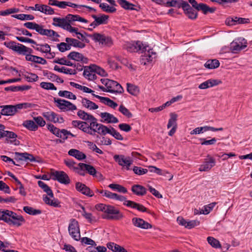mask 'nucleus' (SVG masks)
I'll return each mask as SVG.
<instances>
[{"instance_id":"nucleus-54","label":"nucleus","mask_w":252,"mask_h":252,"mask_svg":"<svg viewBox=\"0 0 252 252\" xmlns=\"http://www.w3.org/2000/svg\"><path fill=\"white\" fill-rule=\"evenodd\" d=\"M119 111L122 113L124 115L126 116L128 118L132 117V114L130 111L124 105H121L119 109Z\"/></svg>"},{"instance_id":"nucleus-14","label":"nucleus","mask_w":252,"mask_h":252,"mask_svg":"<svg viewBox=\"0 0 252 252\" xmlns=\"http://www.w3.org/2000/svg\"><path fill=\"white\" fill-rule=\"evenodd\" d=\"M113 158L120 166L125 167L126 170H129L130 165L132 164L133 161L129 157H125L123 155H116Z\"/></svg>"},{"instance_id":"nucleus-49","label":"nucleus","mask_w":252,"mask_h":252,"mask_svg":"<svg viewBox=\"0 0 252 252\" xmlns=\"http://www.w3.org/2000/svg\"><path fill=\"white\" fill-rule=\"evenodd\" d=\"M23 76L28 82H35L38 79V76L37 75L31 73H27L23 74Z\"/></svg>"},{"instance_id":"nucleus-18","label":"nucleus","mask_w":252,"mask_h":252,"mask_svg":"<svg viewBox=\"0 0 252 252\" xmlns=\"http://www.w3.org/2000/svg\"><path fill=\"white\" fill-rule=\"evenodd\" d=\"M215 159L210 156H208L204 163L200 166L199 170L200 171H209L215 166Z\"/></svg>"},{"instance_id":"nucleus-8","label":"nucleus","mask_w":252,"mask_h":252,"mask_svg":"<svg viewBox=\"0 0 252 252\" xmlns=\"http://www.w3.org/2000/svg\"><path fill=\"white\" fill-rule=\"evenodd\" d=\"M101 82L108 89V92L122 94L124 91L121 85L115 81L108 79H101Z\"/></svg>"},{"instance_id":"nucleus-12","label":"nucleus","mask_w":252,"mask_h":252,"mask_svg":"<svg viewBox=\"0 0 252 252\" xmlns=\"http://www.w3.org/2000/svg\"><path fill=\"white\" fill-rule=\"evenodd\" d=\"M247 46V40L243 37H239L230 44V49L234 53L244 49Z\"/></svg>"},{"instance_id":"nucleus-24","label":"nucleus","mask_w":252,"mask_h":252,"mask_svg":"<svg viewBox=\"0 0 252 252\" xmlns=\"http://www.w3.org/2000/svg\"><path fill=\"white\" fill-rule=\"evenodd\" d=\"M4 134H3V137H6V140L7 142L13 143L15 145H18L19 144V141L16 140L17 135L16 133L12 131L4 130Z\"/></svg>"},{"instance_id":"nucleus-25","label":"nucleus","mask_w":252,"mask_h":252,"mask_svg":"<svg viewBox=\"0 0 252 252\" xmlns=\"http://www.w3.org/2000/svg\"><path fill=\"white\" fill-rule=\"evenodd\" d=\"M67 58L69 59L73 60L77 62H82L84 63H87L88 59L85 58L83 55L77 52H71L68 55Z\"/></svg>"},{"instance_id":"nucleus-38","label":"nucleus","mask_w":252,"mask_h":252,"mask_svg":"<svg viewBox=\"0 0 252 252\" xmlns=\"http://www.w3.org/2000/svg\"><path fill=\"white\" fill-rule=\"evenodd\" d=\"M42 116L47 120L56 123L57 114L52 111L45 112L42 113Z\"/></svg>"},{"instance_id":"nucleus-33","label":"nucleus","mask_w":252,"mask_h":252,"mask_svg":"<svg viewBox=\"0 0 252 252\" xmlns=\"http://www.w3.org/2000/svg\"><path fill=\"white\" fill-rule=\"evenodd\" d=\"M38 185L41 188L44 192H45L47 195L51 198H54V194L51 189L43 182L41 181H38Z\"/></svg>"},{"instance_id":"nucleus-1","label":"nucleus","mask_w":252,"mask_h":252,"mask_svg":"<svg viewBox=\"0 0 252 252\" xmlns=\"http://www.w3.org/2000/svg\"><path fill=\"white\" fill-rule=\"evenodd\" d=\"M125 48L129 52L141 51L142 53L147 51V53H145V55L141 60V63L144 65L146 64V63L144 62L145 60H146L147 62H150L154 58L153 57V55H156V53L153 52V49H150L149 46L144 45L139 41L127 43L125 44Z\"/></svg>"},{"instance_id":"nucleus-40","label":"nucleus","mask_w":252,"mask_h":252,"mask_svg":"<svg viewBox=\"0 0 252 252\" xmlns=\"http://www.w3.org/2000/svg\"><path fill=\"white\" fill-rule=\"evenodd\" d=\"M12 17L21 20H32L34 17L32 15L20 14L12 15Z\"/></svg>"},{"instance_id":"nucleus-11","label":"nucleus","mask_w":252,"mask_h":252,"mask_svg":"<svg viewBox=\"0 0 252 252\" xmlns=\"http://www.w3.org/2000/svg\"><path fill=\"white\" fill-rule=\"evenodd\" d=\"M77 115L80 119L84 121L83 122L89 123L90 125L88 124V126L92 129L94 127V124L97 121L94 116L82 110H79Z\"/></svg>"},{"instance_id":"nucleus-22","label":"nucleus","mask_w":252,"mask_h":252,"mask_svg":"<svg viewBox=\"0 0 252 252\" xmlns=\"http://www.w3.org/2000/svg\"><path fill=\"white\" fill-rule=\"evenodd\" d=\"M132 222L135 226L142 229H148L152 227L151 224L140 218H134L132 219Z\"/></svg>"},{"instance_id":"nucleus-21","label":"nucleus","mask_w":252,"mask_h":252,"mask_svg":"<svg viewBox=\"0 0 252 252\" xmlns=\"http://www.w3.org/2000/svg\"><path fill=\"white\" fill-rule=\"evenodd\" d=\"M15 159L17 161H30L31 162L35 161L34 157L31 154L27 153H15Z\"/></svg>"},{"instance_id":"nucleus-7","label":"nucleus","mask_w":252,"mask_h":252,"mask_svg":"<svg viewBox=\"0 0 252 252\" xmlns=\"http://www.w3.org/2000/svg\"><path fill=\"white\" fill-rule=\"evenodd\" d=\"M84 34L91 38L95 42H98L99 45L103 47H110L113 44V40L110 37L100 33L95 32L91 34L85 32Z\"/></svg>"},{"instance_id":"nucleus-52","label":"nucleus","mask_w":252,"mask_h":252,"mask_svg":"<svg viewBox=\"0 0 252 252\" xmlns=\"http://www.w3.org/2000/svg\"><path fill=\"white\" fill-rule=\"evenodd\" d=\"M216 204V202H212L207 205L204 206V209H202V214H208L212 210Z\"/></svg>"},{"instance_id":"nucleus-53","label":"nucleus","mask_w":252,"mask_h":252,"mask_svg":"<svg viewBox=\"0 0 252 252\" xmlns=\"http://www.w3.org/2000/svg\"><path fill=\"white\" fill-rule=\"evenodd\" d=\"M64 163L70 169H73L74 170H78V167H75V162L70 159H65L64 160Z\"/></svg>"},{"instance_id":"nucleus-42","label":"nucleus","mask_w":252,"mask_h":252,"mask_svg":"<svg viewBox=\"0 0 252 252\" xmlns=\"http://www.w3.org/2000/svg\"><path fill=\"white\" fill-rule=\"evenodd\" d=\"M208 243L213 248L218 249L221 248V245L220 242L213 237H208L207 238Z\"/></svg>"},{"instance_id":"nucleus-46","label":"nucleus","mask_w":252,"mask_h":252,"mask_svg":"<svg viewBox=\"0 0 252 252\" xmlns=\"http://www.w3.org/2000/svg\"><path fill=\"white\" fill-rule=\"evenodd\" d=\"M170 118L169 120V121H168V123L167 124V128H169L171 126L173 127L174 126H177V123H176L177 115L175 113H171L170 114Z\"/></svg>"},{"instance_id":"nucleus-27","label":"nucleus","mask_w":252,"mask_h":252,"mask_svg":"<svg viewBox=\"0 0 252 252\" xmlns=\"http://www.w3.org/2000/svg\"><path fill=\"white\" fill-rule=\"evenodd\" d=\"M93 95L99 99L102 103H103L113 109H115L118 106L117 103L115 102L108 97L101 96L95 94H93Z\"/></svg>"},{"instance_id":"nucleus-43","label":"nucleus","mask_w":252,"mask_h":252,"mask_svg":"<svg viewBox=\"0 0 252 252\" xmlns=\"http://www.w3.org/2000/svg\"><path fill=\"white\" fill-rule=\"evenodd\" d=\"M127 92L133 95H136L139 93L138 88L130 83H127Z\"/></svg>"},{"instance_id":"nucleus-31","label":"nucleus","mask_w":252,"mask_h":252,"mask_svg":"<svg viewBox=\"0 0 252 252\" xmlns=\"http://www.w3.org/2000/svg\"><path fill=\"white\" fill-rule=\"evenodd\" d=\"M81 102L84 107L89 110H95L98 108L97 105L86 98H82Z\"/></svg>"},{"instance_id":"nucleus-30","label":"nucleus","mask_w":252,"mask_h":252,"mask_svg":"<svg viewBox=\"0 0 252 252\" xmlns=\"http://www.w3.org/2000/svg\"><path fill=\"white\" fill-rule=\"evenodd\" d=\"M100 69H101L100 68L95 64H92L89 66H85L83 75L85 78H87L93 72H96V73L101 74L100 72L98 71V70Z\"/></svg>"},{"instance_id":"nucleus-17","label":"nucleus","mask_w":252,"mask_h":252,"mask_svg":"<svg viewBox=\"0 0 252 252\" xmlns=\"http://www.w3.org/2000/svg\"><path fill=\"white\" fill-rule=\"evenodd\" d=\"M92 129L94 135L95 134V132L102 135H105L106 134H109L111 132V128H109L102 124H98L97 122L94 124V127H93Z\"/></svg>"},{"instance_id":"nucleus-34","label":"nucleus","mask_w":252,"mask_h":252,"mask_svg":"<svg viewBox=\"0 0 252 252\" xmlns=\"http://www.w3.org/2000/svg\"><path fill=\"white\" fill-rule=\"evenodd\" d=\"M220 65V62L218 60H209L204 64V66L208 69H215L218 68Z\"/></svg>"},{"instance_id":"nucleus-63","label":"nucleus","mask_w":252,"mask_h":252,"mask_svg":"<svg viewBox=\"0 0 252 252\" xmlns=\"http://www.w3.org/2000/svg\"><path fill=\"white\" fill-rule=\"evenodd\" d=\"M33 120H34V122L37 124V125H38L40 126H43L46 124L45 121L40 116L34 117Z\"/></svg>"},{"instance_id":"nucleus-64","label":"nucleus","mask_w":252,"mask_h":252,"mask_svg":"<svg viewBox=\"0 0 252 252\" xmlns=\"http://www.w3.org/2000/svg\"><path fill=\"white\" fill-rule=\"evenodd\" d=\"M86 170L88 171L90 175H92L94 177L97 176V171L94 167L92 165L89 164L88 167L86 169Z\"/></svg>"},{"instance_id":"nucleus-55","label":"nucleus","mask_w":252,"mask_h":252,"mask_svg":"<svg viewBox=\"0 0 252 252\" xmlns=\"http://www.w3.org/2000/svg\"><path fill=\"white\" fill-rule=\"evenodd\" d=\"M132 170L135 174L138 175H142L148 172V169L135 166L133 167Z\"/></svg>"},{"instance_id":"nucleus-58","label":"nucleus","mask_w":252,"mask_h":252,"mask_svg":"<svg viewBox=\"0 0 252 252\" xmlns=\"http://www.w3.org/2000/svg\"><path fill=\"white\" fill-rule=\"evenodd\" d=\"M199 224V221H198L197 220L188 221L186 226V228L188 229H191L194 227L195 226L198 225Z\"/></svg>"},{"instance_id":"nucleus-59","label":"nucleus","mask_w":252,"mask_h":252,"mask_svg":"<svg viewBox=\"0 0 252 252\" xmlns=\"http://www.w3.org/2000/svg\"><path fill=\"white\" fill-rule=\"evenodd\" d=\"M16 38L18 40H19V41H21L22 42H28V43H30L32 44L37 45L36 42L34 40H33V39H30V38H26V37H22V36H21V37L16 36Z\"/></svg>"},{"instance_id":"nucleus-13","label":"nucleus","mask_w":252,"mask_h":252,"mask_svg":"<svg viewBox=\"0 0 252 252\" xmlns=\"http://www.w3.org/2000/svg\"><path fill=\"white\" fill-rule=\"evenodd\" d=\"M51 175L54 176L53 179L58 181L59 183L67 185L70 182V180L68 175L63 171H56L51 172Z\"/></svg>"},{"instance_id":"nucleus-41","label":"nucleus","mask_w":252,"mask_h":252,"mask_svg":"<svg viewBox=\"0 0 252 252\" xmlns=\"http://www.w3.org/2000/svg\"><path fill=\"white\" fill-rule=\"evenodd\" d=\"M118 3L124 9L127 10L134 9V5L126 0H117Z\"/></svg>"},{"instance_id":"nucleus-50","label":"nucleus","mask_w":252,"mask_h":252,"mask_svg":"<svg viewBox=\"0 0 252 252\" xmlns=\"http://www.w3.org/2000/svg\"><path fill=\"white\" fill-rule=\"evenodd\" d=\"M53 62L62 65H66L70 66H73V63L69 61H67L64 58H58L55 60Z\"/></svg>"},{"instance_id":"nucleus-3","label":"nucleus","mask_w":252,"mask_h":252,"mask_svg":"<svg viewBox=\"0 0 252 252\" xmlns=\"http://www.w3.org/2000/svg\"><path fill=\"white\" fill-rule=\"evenodd\" d=\"M53 25L58 27L66 30L69 23L74 21H79L81 22L88 23V21L78 15L68 14L65 18H61L58 17H54L53 19Z\"/></svg>"},{"instance_id":"nucleus-37","label":"nucleus","mask_w":252,"mask_h":252,"mask_svg":"<svg viewBox=\"0 0 252 252\" xmlns=\"http://www.w3.org/2000/svg\"><path fill=\"white\" fill-rule=\"evenodd\" d=\"M50 197H48L47 195H43V200L45 203L47 204L50 205L54 207H58L59 205V202L57 199H51Z\"/></svg>"},{"instance_id":"nucleus-60","label":"nucleus","mask_w":252,"mask_h":252,"mask_svg":"<svg viewBox=\"0 0 252 252\" xmlns=\"http://www.w3.org/2000/svg\"><path fill=\"white\" fill-rule=\"evenodd\" d=\"M38 24L33 23V22H26L24 24V26L26 27L27 28L30 29V30H36L37 28Z\"/></svg>"},{"instance_id":"nucleus-19","label":"nucleus","mask_w":252,"mask_h":252,"mask_svg":"<svg viewBox=\"0 0 252 252\" xmlns=\"http://www.w3.org/2000/svg\"><path fill=\"white\" fill-rule=\"evenodd\" d=\"M223 128L222 127L220 128H215L214 127L210 126H204L201 127H197L195 129H193L190 131V134L191 135L194 134H199L200 133H203L204 132L207 131L211 130L212 131H222Z\"/></svg>"},{"instance_id":"nucleus-28","label":"nucleus","mask_w":252,"mask_h":252,"mask_svg":"<svg viewBox=\"0 0 252 252\" xmlns=\"http://www.w3.org/2000/svg\"><path fill=\"white\" fill-rule=\"evenodd\" d=\"M125 205L133 209H136L142 212H145L147 211V209L143 205L136 203L133 201H126L125 203Z\"/></svg>"},{"instance_id":"nucleus-61","label":"nucleus","mask_w":252,"mask_h":252,"mask_svg":"<svg viewBox=\"0 0 252 252\" xmlns=\"http://www.w3.org/2000/svg\"><path fill=\"white\" fill-rule=\"evenodd\" d=\"M208 5L206 4L200 3L198 4L196 9L198 11H202L204 14H207V9Z\"/></svg>"},{"instance_id":"nucleus-62","label":"nucleus","mask_w":252,"mask_h":252,"mask_svg":"<svg viewBox=\"0 0 252 252\" xmlns=\"http://www.w3.org/2000/svg\"><path fill=\"white\" fill-rule=\"evenodd\" d=\"M82 243H83L87 245H90L91 246H95V242L91 238L88 237H83L81 239Z\"/></svg>"},{"instance_id":"nucleus-4","label":"nucleus","mask_w":252,"mask_h":252,"mask_svg":"<svg viewBox=\"0 0 252 252\" xmlns=\"http://www.w3.org/2000/svg\"><path fill=\"white\" fill-rule=\"evenodd\" d=\"M95 208L98 211L107 214V216L105 217L107 219L120 220L124 218L123 214L113 206L99 204L95 206Z\"/></svg>"},{"instance_id":"nucleus-44","label":"nucleus","mask_w":252,"mask_h":252,"mask_svg":"<svg viewBox=\"0 0 252 252\" xmlns=\"http://www.w3.org/2000/svg\"><path fill=\"white\" fill-rule=\"evenodd\" d=\"M99 7L104 12L114 13L116 11V9L114 7L110 6L108 4L105 3H100Z\"/></svg>"},{"instance_id":"nucleus-56","label":"nucleus","mask_w":252,"mask_h":252,"mask_svg":"<svg viewBox=\"0 0 252 252\" xmlns=\"http://www.w3.org/2000/svg\"><path fill=\"white\" fill-rule=\"evenodd\" d=\"M111 127V132L109 133L112 136H113L115 138L119 140H123V137L122 135L117 131L116 130L115 128L113 127L110 126Z\"/></svg>"},{"instance_id":"nucleus-45","label":"nucleus","mask_w":252,"mask_h":252,"mask_svg":"<svg viewBox=\"0 0 252 252\" xmlns=\"http://www.w3.org/2000/svg\"><path fill=\"white\" fill-rule=\"evenodd\" d=\"M108 187L113 190H117L120 192L126 193L127 192L126 188L119 184H111Z\"/></svg>"},{"instance_id":"nucleus-15","label":"nucleus","mask_w":252,"mask_h":252,"mask_svg":"<svg viewBox=\"0 0 252 252\" xmlns=\"http://www.w3.org/2000/svg\"><path fill=\"white\" fill-rule=\"evenodd\" d=\"M92 17L94 20L90 25V27L94 28H96L100 25L107 24L109 18V16L103 14H100L98 15H92Z\"/></svg>"},{"instance_id":"nucleus-20","label":"nucleus","mask_w":252,"mask_h":252,"mask_svg":"<svg viewBox=\"0 0 252 252\" xmlns=\"http://www.w3.org/2000/svg\"><path fill=\"white\" fill-rule=\"evenodd\" d=\"M75 189L78 191L86 196L92 197L94 195L90 189L82 183L77 182L75 184Z\"/></svg>"},{"instance_id":"nucleus-2","label":"nucleus","mask_w":252,"mask_h":252,"mask_svg":"<svg viewBox=\"0 0 252 252\" xmlns=\"http://www.w3.org/2000/svg\"><path fill=\"white\" fill-rule=\"evenodd\" d=\"M0 220H2L9 225L20 226L25 221L21 216L9 210L0 211Z\"/></svg>"},{"instance_id":"nucleus-39","label":"nucleus","mask_w":252,"mask_h":252,"mask_svg":"<svg viewBox=\"0 0 252 252\" xmlns=\"http://www.w3.org/2000/svg\"><path fill=\"white\" fill-rule=\"evenodd\" d=\"M23 210L27 214L31 215H36L41 213V211L38 209H35L31 207L25 206Z\"/></svg>"},{"instance_id":"nucleus-10","label":"nucleus","mask_w":252,"mask_h":252,"mask_svg":"<svg viewBox=\"0 0 252 252\" xmlns=\"http://www.w3.org/2000/svg\"><path fill=\"white\" fill-rule=\"evenodd\" d=\"M54 101L57 103V106L62 110L73 111L77 109V107L74 104L65 99L54 97Z\"/></svg>"},{"instance_id":"nucleus-29","label":"nucleus","mask_w":252,"mask_h":252,"mask_svg":"<svg viewBox=\"0 0 252 252\" xmlns=\"http://www.w3.org/2000/svg\"><path fill=\"white\" fill-rule=\"evenodd\" d=\"M68 154L75 158L79 160H82L86 158V156L84 153L75 149H71L69 150Z\"/></svg>"},{"instance_id":"nucleus-57","label":"nucleus","mask_w":252,"mask_h":252,"mask_svg":"<svg viewBox=\"0 0 252 252\" xmlns=\"http://www.w3.org/2000/svg\"><path fill=\"white\" fill-rule=\"evenodd\" d=\"M201 145H214L217 142L216 138H213L210 140H206L205 138H200Z\"/></svg>"},{"instance_id":"nucleus-16","label":"nucleus","mask_w":252,"mask_h":252,"mask_svg":"<svg viewBox=\"0 0 252 252\" xmlns=\"http://www.w3.org/2000/svg\"><path fill=\"white\" fill-rule=\"evenodd\" d=\"M71 124L72 126L74 127H77L86 133L94 135V133H92V128L88 126L87 122L74 120L72 121Z\"/></svg>"},{"instance_id":"nucleus-5","label":"nucleus","mask_w":252,"mask_h":252,"mask_svg":"<svg viewBox=\"0 0 252 252\" xmlns=\"http://www.w3.org/2000/svg\"><path fill=\"white\" fill-rule=\"evenodd\" d=\"M35 105L31 103H22L15 105H6L0 106L2 108L0 114L5 116H13L17 113L19 110L32 108Z\"/></svg>"},{"instance_id":"nucleus-35","label":"nucleus","mask_w":252,"mask_h":252,"mask_svg":"<svg viewBox=\"0 0 252 252\" xmlns=\"http://www.w3.org/2000/svg\"><path fill=\"white\" fill-rule=\"evenodd\" d=\"M23 125L28 129L32 131H35L38 128V126L32 120H26L24 122Z\"/></svg>"},{"instance_id":"nucleus-26","label":"nucleus","mask_w":252,"mask_h":252,"mask_svg":"<svg viewBox=\"0 0 252 252\" xmlns=\"http://www.w3.org/2000/svg\"><path fill=\"white\" fill-rule=\"evenodd\" d=\"M220 83V81L210 79L200 84L199 85L198 88L200 89H206L207 88L217 86Z\"/></svg>"},{"instance_id":"nucleus-9","label":"nucleus","mask_w":252,"mask_h":252,"mask_svg":"<svg viewBox=\"0 0 252 252\" xmlns=\"http://www.w3.org/2000/svg\"><path fill=\"white\" fill-rule=\"evenodd\" d=\"M68 232L72 238L76 240L80 239L81 235L78 221L74 219L70 220L68 227Z\"/></svg>"},{"instance_id":"nucleus-48","label":"nucleus","mask_w":252,"mask_h":252,"mask_svg":"<svg viewBox=\"0 0 252 252\" xmlns=\"http://www.w3.org/2000/svg\"><path fill=\"white\" fill-rule=\"evenodd\" d=\"M180 7L183 8L185 14H186L189 10H192V8L190 5L187 1H184L183 0H180L179 5H178V8Z\"/></svg>"},{"instance_id":"nucleus-6","label":"nucleus","mask_w":252,"mask_h":252,"mask_svg":"<svg viewBox=\"0 0 252 252\" xmlns=\"http://www.w3.org/2000/svg\"><path fill=\"white\" fill-rule=\"evenodd\" d=\"M3 44L7 48L19 55H26L31 54L33 52V50L31 48L13 41L4 42Z\"/></svg>"},{"instance_id":"nucleus-23","label":"nucleus","mask_w":252,"mask_h":252,"mask_svg":"<svg viewBox=\"0 0 252 252\" xmlns=\"http://www.w3.org/2000/svg\"><path fill=\"white\" fill-rule=\"evenodd\" d=\"M100 116L102 118L100 121L102 123H117L119 122L118 119L116 117L107 112L101 113Z\"/></svg>"},{"instance_id":"nucleus-51","label":"nucleus","mask_w":252,"mask_h":252,"mask_svg":"<svg viewBox=\"0 0 252 252\" xmlns=\"http://www.w3.org/2000/svg\"><path fill=\"white\" fill-rule=\"evenodd\" d=\"M40 87L45 90H57V88L54 86V85L50 82H42L40 84Z\"/></svg>"},{"instance_id":"nucleus-36","label":"nucleus","mask_w":252,"mask_h":252,"mask_svg":"<svg viewBox=\"0 0 252 252\" xmlns=\"http://www.w3.org/2000/svg\"><path fill=\"white\" fill-rule=\"evenodd\" d=\"M58 95L61 97H64L68 99L75 100L76 96L72 93L68 91H60Z\"/></svg>"},{"instance_id":"nucleus-47","label":"nucleus","mask_w":252,"mask_h":252,"mask_svg":"<svg viewBox=\"0 0 252 252\" xmlns=\"http://www.w3.org/2000/svg\"><path fill=\"white\" fill-rule=\"evenodd\" d=\"M47 128L49 130H50L53 134L55 135L56 136L61 138H64V137L59 134L60 129L57 127H55L53 125L48 124L47 125Z\"/></svg>"},{"instance_id":"nucleus-32","label":"nucleus","mask_w":252,"mask_h":252,"mask_svg":"<svg viewBox=\"0 0 252 252\" xmlns=\"http://www.w3.org/2000/svg\"><path fill=\"white\" fill-rule=\"evenodd\" d=\"M132 191L137 195L143 196L146 193L145 187L139 185H134L131 188Z\"/></svg>"}]
</instances>
